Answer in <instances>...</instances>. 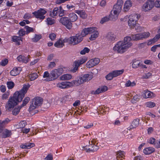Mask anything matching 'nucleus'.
<instances>
[{
	"mask_svg": "<svg viewBox=\"0 0 160 160\" xmlns=\"http://www.w3.org/2000/svg\"><path fill=\"white\" fill-rule=\"evenodd\" d=\"M87 61V59L85 58H81L75 61L74 62L73 66L74 68L73 69L74 72H76L78 70V68L80 65L84 63Z\"/></svg>",
	"mask_w": 160,
	"mask_h": 160,
	"instance_id": "f8f14e48",
	"label": "nucleus"
},
{
	"mask_svg": "<svg viewBox=\"0 0 160 160\" xmlns=\"http://www.w3.org/2000/svg\"><path fill=\"white\" fill-rule=\"evenodd\" d=\"M140 17V15L139 14H132L130 16L128 22H129L130 24L131 23V22H133V24H134V23H135V22H137L138 21Z\"/></svg>",
	"mask_w": 160,
	"mask_h": 160,
	"instance_id": "a211bd4d",
	"label": "nucleus"
},
{
	"mask_svg": "<svg viewBox=\"0 0 160 160\" xmlns=\"http://www.w3.org/2000/svg\"><path fill=\"white\" fill-rule=\"evenodd\" d=\"M154 146L157 148H160V139L155 141Z\"/></svg>",
	"mask_w": 160,
	"mask_h": 160,
	"instance_id": "052dcab7",
	"label": "nucleus"
},
{
	"mask_svg": "<svg viewBox=\"0 0 160 160\" xmlns=\"http://www.w3.org/2000/svg\"><path fill=\"white\" fill-rule=\"evenodd\" d=\"M30 58V56L29 55H28L26 57L23 55H20L17 57V59L18 61L20 62L27 63L29 61Z\"/></svg>",
	"mask_w": 160,
	"mask_h": 160,
	"instance_id": "6ab92c4d",
	"label": "nucleus"
},
{
	"mask_svg": "<svg viewBox=\"0 0 160 160\" xmlns=\"http://www.w3.org/2000/svg\"><path fill=\"white\" fill-rule=\"evenodd\" d=\"M58 8H55L52 12H50V15L52 17H54V16H56L57 14H58Z\"/></svg>",
	"mask_w": 160,
	"mask_h": 160,
	"instance_id": "e433bc0d",
	"label": "nucleus"
},
{
	"mask_svg": "<svg viewBox=\"0 0 160 160\" xmlns=\"http://www.w3.org/2000/svg\"><path fill=\"white\" fill-rule=\"evenodd\" d=\"M95 27L85 28L82 30L81 33L79 34V35L81 37L83 38V37L85 36L88 34L92 33L93 32L95 31Z\"/></svg>",
	"mask_w": 160,
	"mask_h": 160,
	"instance_id": "ddd939ff",
	"label": "nucleus"
},
{
	"mask_svg": "<svg viewBox=\"0 0 160 160\" xmlns=\"http://www.w3.org/2000/svg\"><path fill=\"white\" fill-rule=\"evenodd\" d=\"M122 7L117 5H115L113 8V13H119L122 10Z\"/></svg>",
	"mask_w": 160,
	"mask_h": 160,
	"instance_id": "2f4dec72",
	"label": "nucleus"
},
{
	"mask_svg": "<svg viewBox=\"0 0 160 160\" xmlns=\"http://www.w3.org/2000/svg\"><path fill=\"white\" fill-rule=\"evenodd\" d=\"M71 75L69 74L63 75L61 77V79L63 80H69L72 78Z\"/></svg>",
	"mask_w": 160,
	"mask_h": 160,
	"instance_id": "ea45409f",
	"label": "nucleus"
},
{
	"mask_svg": "<svg viewBox=\"0 0 160 160\" xmlns=\"http://www.w3.org/2000/svg\"><path fill=\"white\" fill-rule=\"evenodd\" d=\"M132 40L131 37L127 36L124 38L123 41L118 42L113 48L114 51L119 53H123L126 50L130 47L132 43L131 41Z\"/></svg>",
	"mask_w": 160,
	"mask_h": 160,
	"instance_id": "f03ea898",
	"label": "nucleus"
},
{
	"mask_svg": "<svg viewBox=\"0 0 160 160\" xmlns=\"http://www.w3.org/2000/svg\"><path fill=\"white\" fill-rule=\"evenodd\" d=\"M24 28L26 30V34H27L30 32H33L34 31L33 28L29 27L28 26H25Z\"/></svg>",
	"mask_w": 160,
	"mask_h": 160,
	"instance_id": "79ce46f5",
	"label": "nucleus"
},
{
	"mask_svg": "<svg viewBox=\"0 0 160 160\" xmlns=\"http://www.w3.org/2000/svg\"><path fill=\"white\" fill-rule=\"evenodd\" d=\"M10 121L8 118H7L2 121H0V128H4L5 125L8 123Z\"/></svg>",
	"mask_w": 160,
	"mask_h": 160,
	"instance_id": "72a5a7b5",
	"label": "nucleus"
},
{
	"mask_svg": "<svg viewBox=\"0 0 160 160\" xmlns=\"http://www.w3.org/2000/svg\"><path fill=\"white\" fill-rule=\"evenodd\" d=\"M46 13V11L44 9H41L38 10L37 12H33V14L37 18H39L41 20L43 19L45 16H44Z\"/></svg>",
	"mask_w": 160,
	"mask_h": 160,
	"instance_id": "4468645a",
	"label": "nucleus"
},
{
	"mask_svg": "<svg viewBox=\"0 0 160 160\" xmlns=\"http://www.w3.org/2000/svg\"><path fill=\"white\" fill-rule=\"evenodd\" d=\"M159 38V37L157 34L152 39L150 40V41L151 42V43L157 41Z\"/></svg>",
	"mask_w": 160,
	"mask_h": 160,
	"instance_id": "13d9d810",
	"label": "nucleus"
},
{
	"mask_svg": "<svg viewBox=\"0 0 160 160\" xmlns=\"http://www.w3.org/2000/svg\"><path fill=\"white\" fill-rule=\"evenodd\" d=\"M52 155L51 154H49L44 158V160H52Z\"/></svg>",
	"mask_w": 160,
	"mask_h": 160,
	"instance_id": "e2e57ef3",
	"label": "nucleus"
},
{
	"mask_svg": "<svg viewBox=\"0 0 160 160\" xmlns=\"http://www.w3.org/2000/svg\"><path fill=\"white\" fill-rule=\"evenodd\" d=\"M123 2L122 0H118L117 3L115 4L122 7Z\"/></svg>",
	"mask_w": 160,
	"mask_h": 160,
	"instance_id": "774afa93",
	"label": "nucleus"
},
{
	"mask_svg": "<svg viewBox=\"0 0 160 160\" xmlns=\"http://www.w3.org/2000/svg\"><path fill=\"white\" fill-rule=\"evenodd\" d=\"M59 22L68 29H70L72 27V23L68 17L64 16L61 18Z\"/></svg>",
	"mask_w": 160,
	"mask_h": 160,
	"instance_id": "6e6552de",
	"label": "nucleus"
},
{
	"mask_svg": "<svg viewBox=\"0 0 160 160\" xmlns=\"http://www.w3.org/2000/svg\"><path fill=\"white\" fill-rule=\"evenodd\" d=\"M106 41L109 43H113L117 41V36L113 32H109L105 37Z\"/></svg>",
	"mask_w": 160,
	"mask_h": 160,
	"instance_id": "9d476101",
	"label": "nucleus"
},
{
	"mask_svg": "<svg viewBox=\"0 0 160 160\" xmlns=\"http://www.w3.org/2000/svg\"><path fill=\"white\" fill-rule=\"evenodd\" d=\"M136 84L135 82H131L130 80H128L125 84V86L126 87H133Z\"/></svg>",
	"mask_w": 160,
	"mask_h": 160,
	"instance_id": "a18cd8bd",
	"label": "nucleus"
},
{
	"mask_svg": "<svg viewBox=\"0 0 160 160\" xmlns=\"http://www.w3.org/2000/svg\"><path fill=\"white\" fill-rule=\"evenodd\" d=\"M150 35V33L148 32H144L142 33H138L136 34H132L131 37L132 40L134 41H137L143 38H148Z\"/></svg>",
	"mask_w": 160,
	"mask_h": 160,
	"instance_id": "1a4fd4ad",
	"label": "nucleus"
},
{
	"mask_svg": "<svg viewBox=\"0 0 160 160\" xmlns=\"http://www.w3.org/2000/svg\"><path fill=\"white\" fill-rule=\"evenodd\" d=\"M49 38L52 41L54 40L56 38V35L55 33H52L49 34Z\"/></svg>",
	"mask_w": 160,
	"mask_h": 160,
	"instance_id": "680f3d73",
	"label": "nucleus"
},
{
	"mask_svg": "<svg viewBox=\"0 0 160 160\" xmlns=\"http://www.w3.org/2000/svg\"><path fill=\"white\" fill-rule=\"evenodd\" d=\"M27 124L26 122L25 121H22L19 123L20 128H24Z\"/></svg>",
	"mask_w": 160,
	"mask_h": 160,
	"instance_id": "4d7b16f0",
	"label": "nucleus"
},
{
	"mask_svg": "<svg viewBox=\"0 0 160 160\" xmlns=\"http://www.w3.org/2000/svg\"><path fill=\"white\" fill-rule=\"evenodd\" d=\"M69 19L71 21V22H74L78 19V16L76 14L74 13H71L68 15Z\"/></svg>",
	"mask_w": 160,
	"mask_h": 160,
	"instance_id": "393cba45",
	"label": "nucleus"
},
{
	"mask_svg": "<svg viewBox=\"0 0 160 160\" xmlns=\"http://www.w3.org/2000/svg\"><path fill=\"white\" fill-rule=\"evenodd\" d=\"M18 33L20 37H22L26 33V32L25 31L24 29H21L19 31Z\"/></svg>",
	"mask_w": 160,
	"mask_h": 160,
	"instance_id": "864d4df0",
	"label": "nucleus"
},
{
	"mask_svg": "<svg viewBox=\"0 0 160 160\" xmlns=\"http://www.w3.org/2000/svg\"><path fill=\"white\" fill-rule=\"evenodd\" d=\"M100 62V60L98 58L91 59L87 63V67L88 68L93 67L98 64Z\"/></svg>",
	"mask_w": 160,
	"mask_h": 160,
	"instance_id": "2eb2a0df",
	"label": "nucleus"
},
{
	"mask_svg": "<svg viewBox=\"0 0 160 160\" xmlns=\"http://www.w3.org/2000/svg\"><path fill=\"white\" fill-rule=\"evenodd\" d=\"M154 6L156 8L160 7V0H156L154 2Z\"/></svg>",
	"mask_w": 160,
	"mask_h": 160,
	"instance_id": "338daca9",
	"label": "nucleus"
},
{
	"mask_svg": "<svg viewBox=\"0 0 160 160\" xmlns=\"http://www.w3.org/2000/svg\"><path fill=\"white\" fill-rule=\"evenodd\" d=\"M155 151L154 148L152 147L145 148L143 150V152L145 155H149L154 152Z\"/></svg>",
	"mask_w": 160,
	"mask_h": 160,
	"instance_id": "4be33fe9",
	"label": "nucleus"
},
{
	"mask_svg": "<svg viewBox=\"0 0 160 160\" xmlns=\"http://www.w3.org/2000/svg\"><path fill=\"white\" fill-rule=\"evenodd\" d=\"M66 42H64V39L62 41L61 39H60L54 43V45L56 47L61 48L64 45V43Z\"/></svg>",
	"mask_w": 160,
	"mask_h": 160,
	"instance_id": "b1692460",
	"label": "nucleus"
},
{
	"mask_svg": "<svg viewBox=\"0 0 160 160\" xmlns=\"http://www.w3.org/2000/svg\"><path fill=\"white\" fill-rule=\"evenodd\" d=\"M8 60L7 58H5L2 60L0 62V65L3 66H6L8 62Z\"/></svg>",
	"mask_w": 160,
	"mask_h": 160,
	"instance_id": "09e8293b",
	"label": "nucleus"
},
{
	"mask_svg": "<svg viewBox=\"0 0 160 160\" xmlns=\"http://www.w3.org/2000/svg\"><path fill=\"white\" fill-rule=\"evenodd\" d=\"M0 133H2L1 136L2 138H6L10 137L12 134L11 131L4 128H0Z\"/></svg>",
	"mask_w": 160,
	"mask_h": 160,
	"instance_id": "f3484780",
	"label": "nucleus"
},
{
	"mask_svg": "<svg viewBox=\"0 0 160 160\" xmlns=\"http://www.w3.org/2000/svg\"><path fill=\"white\" fill-rule=\"evenodd\" d=\"M140 99V96L136 95L133 97V98L131 100V102L133 103H135L139 101Z\"/></svg>",
	"mask_w": 160,
	"mask_h": 160,
	"instance_id": "a19ab883",
	"label": "nucleus"
},
{
	"mask_svg": "<svg viewBox=\"0 0 160 160\" xmlns=\"http://www.w3.org/2000/svg\"><path fill=\"white\" fill-rule=\"evenodd\" d=\"M41 38V36L39 35L35 34V37L32 39L33 42H36L39 41Z\"/></svg>",
	"mask_w": 160,
	"mask_h": 160,
	"instance_id": "de8ad7c7",
	"label": "nucleus"
},
{
	"mask_svg": "<svg viewBox=\"0 0 160 160\" xmlns=\"http://www.w3.org/2000/svg\"><path fill=\"white\" fill-rule=\"evenodd\" d=\"M92 78V76L88 74H86L83 75L82 77H79L78 78L77 80H73L72 82L74 85L78 86L84 82L91 80Z\"/></svg>",
	"mask_w": 160,
	"mask_h": 160,
	"instance_id": "39448f33",
	"label": "nucleus"
},
{
	"mask_svg": "<svg viewBox=\"0 0 160 160\" xmlns=\"http://www.w3.org/2000/svg\"><path fill=\"white\" fill-rule=\"evenodd\" d=\"M124 71V70L122 69L121 70H114L112 72L113 74V77H115L122 74L123 73Z\"/></svg>",
	"mask_w": 160,
	"mask_h": 160,
	"instance_id": "7c9ffc66",
	"label": "nucleus"
},
{
	"mask_svg": "<svg viewBox=\"0 0 160 160\" xmlns=\"http://www.w3.org/2000/svg\"><path fill=\"white\" fill-rule=\"evenodd\" d=\"M108 89L107 87L103 86L98 88L96 91H92L91 93L93 94H98L100 93L106 91Z\"/></svg>",
	"mask_w": 160,
	"mask_h": 160,
	"instance_id": "aec40b11",
	"label": "nucleus"
},
{
	"mask_svg": "<svg viewBox=\"0 0 160 160\" xmlns=\"http://www.w3.org/2000/svg\"><path fill=\"white\" fill-rule=\"evenodd\" d=\"M30 100V98L29 97H26L24 98V100L22 101V104L20 106L21 108H22L24 106H26V104Z\"/></svg>",
	"mask_w": 160,
	"mask_h": 160,
	"instance_id": "c9c22d12",
	"label": "nucleus"
},
{
	"mask_svg": "<svg viewBox=\"0 0 160 160\" xmlns=\"http://www.w3.org/2000/svg\"><path fill=\"white\" fill-rule=\"evenodd\" d=\"M34 146L35 144L34 143L27 142L21 145L20 146V147L22 148L29 149L34 147Z\"/></svg>",
	"mask_w": 160,
	"mask_h": 160,
	"instance_id": "5701e85b",
	"label": "nucleus"
},
{
	"mask_svg": "<svg viewBox=\"0 0 160 160\" xmlns=\"http://www.w3.org/2000/svg\"><path fill=\"white\" fill-rule=\"evenodd\" d=\"M58 14L59 17H62L65 15V11L63 9L58 11Z\"/></svg>",
	"mask_w": 160,
	"mask_h": 160,
	"instance_id": "6e6d98bb",
	"label": "nucleus"
},
{
	"mask_svg": "<svg viewBox=\"0 0 160 160\" xmlns=\"http://www.w3.org/2000/svg\"><path fill=\"white\" fill-rule=\"evenodd\" d=\"M43 77V78H48L50 77V74H49L48 72L46 71L44 72Z\"/></svg>",
	"mask_w": 160,
	"mask_h": 160,
	"instance_id": "69168bd1",
	"label": "nucleus"
},
{
	"mask_svg": "<svg viewBox=\"0 0 160 160\" xmlns=\"http://www.w3.org/2000/svg\"><path fill=\"white\" fill-rule=\"evenodd\" d=\"M74 85L73 82H62L56 84V86L61 89L67 88Z\"/></svg>",
	"mask_w": 160,
	"mask_h": 160,
	"instance_id": "9b49d317",
	"label": "nucleus"
},
{
	"mask_svg": "<svg viewBox=\"0 0 160 160\" xmlns=\"http://www.w3.org/2000/svg\"><path fill=\"white\" fill-rule=\"evenodd\" d=\"M90 50L88 48L85 47L80 52V53L81 54L84 55L86 53L88 52Z\"/></svg>",
	"mask_w": 160,
	"mask_h": 160,
	"instance_id": "603ef678",
	"label": "nucleus"
},
{
	"mask_svg": "<svg viewBox=\"0 0 160 160\" xmlns=\"http://www.w3.org/2000/svg\"><path fill=\"white\" fill-rule=\"evenodd\" d=\"M20 68H14L10 72V74L11 75L15 76L18 74L20 72V70H18Z\"/></svg>",
	"mask_w": 160,
	"mask_h": 160,
	"instance_id": "bb28decb",
	"label": "nucleus"
},
{
	"mask_svg": "<svg viewBox=\"0 0 160 160\" xmlns=\"http://www.w3.org/2000/svg\"><path fill=\"white\" fill-rule=\"evenodd\" d=\"M56 63L54 62H51L48 66V68H52L54 67H55L56 66Z\"/></svg>",
	"mask_w": 160,
	"mask_h": 160,
	"instance_id": "bf43d9fd",
	"label": "nucleus"
},
{
	"mask_svg": "<svg viewBox=\"0 0 160 160\" xmlns=\"http://www.w3.org/2000/svg\"><path fill=\"white\" fill-rule=\"evenodd\" d=\"M47 21L48 24L50 25L53 24L55 23V21L54 19L49 18H47Z\"/></svg>",
	"mask_w": 160,
	"mask_h": 160,
	"instance_id": "3c124183",
	"label": "nucleus"
},
{
	"mask_svg": "<svg viewBox=\"0 0 160 160\" xmlns=\"http://www.w3.org/2000/svg\"><path fill=\"white\" fill-rule=\"evenodd\" d=\"M7 85L8 89H10L13 88L15 84L12 81H9L7 82Z\"/></svg>",
	"mask_w": 160,
	"mask_h": 160,
	"instance_id": "37998d69",
	"label": "nucleus"
},
{
	"mask_svg": "<svg viewBox=\"0 0 160 160\" xmlns=\"http://www.w3.org/2000/svg\"><path fill=\"white\" fill-rule=\"evenodd\" d=\"M22 38L20 37H17L16 36H14L12 38V39L13 42H17L18 43V44H20V43L19 42L20 41L22 40Z\"/></svg>",
	"mask_w": 160,
	"mask_h": 160,
	"instance_id": "c03bdc74",
	"label": "nucleus"
},
{
	"mask_svg": "<svg viewBox=\"0 0 160 160\" xmlns=\"http://www.w3.org/2000/svg\"><path fill=\"white\" fill-rule=\"evenodd\" d=\"M63 72V70L62 68L55 69L50 72V77L48 78L45 79L46 81H52L57 79L59 76L61 75Z\"/></svg>",
	"mask_w": 160,
	"mask_h": 160,
	"instance_id": "7ed1b4c3",
	"label": "nucleus"
},
{
	"mask_svg": "<svg viewBox=\"0 0 160 160\" xmlns=\"http://www.w3.org/2000/svg\"><path fill=\"white\" fill-rule=\"evenodd\" d=\"M155 0H148L142 5V10L145 12L149 11L154 6Z\"/></svg>",
	"mask_w": 160,
	"mask_h": 160,
	"instance_id": "423d86ee",
	"label": "nucleus"
},
{
	"mask_svg": "<svg viewBox=\"0 0 160 160\" xmlns=\"http://www.w3.org/2000/svg\"><path fill=\"white\" fill-rule=\"evenodd\" d=\"M42 101V99L40 97H38L34 98L32 99V103L29 107V110L32 111L35 109L37 106H40Z\"/></svg>",
	"mask_w": 160,
	"mask_h": 160,
	"instance_id": "0eeeda50",
	"label": "nucleus"
},
{
	"mask_svg": "<svg viewBox=\"0 0 160 160\" xmlns=\"http://www.w3.org/2000/svg\"><path fill=\"white\" fill-rule=\"evenodd\" d=\"M139 121L140 119L138 118L134 119L130 126V129H133L136 128L139 124Z\"/></svg>",
	"mask_w": 160,
	"mask_h": 160,
	"instance_id": "a878e982",
	"label": "nucleus"
},
{
	"mask_svg": "<svg viewBox=\"0 0 160 160\" xmlns=\"http://www.w3.org/2000/svg\"><path fill=\"white\" fill-rule=\"evenodd\" d=\"M156 140L153 138H150L149 140L148 141V142L151 144H153L154 145V143L155 142Z\"/></svg>",
	"mask_w": 160,
	"mask_h": 160,
	"instance_id": "0e129e2a",
	"label": "nucleus"
},
{
	"mask_svg": "<svg viewBox=\"0 0 160 160\" xmlns=\"http://www.w3.org/2000/svg\"><path fill=\"white\" fill-rule=\"evenodd\" d=\"M143 93L144 95L143 97L145 98H152L156 96L155 94L148 90H144Z\"/></svg>",
	"mask_w": 160,
	"mask_h": 160,
	"instance_id": "412c9836",
	"label": "nucleus"
},
{
	"mask_svg": "<svg viewBox=\"0 0 160 160\" xmlns=\"http://www.w3.org/2000/svg\"><path fill=\"white\" fill-rule=\"evenodd\" d=\"M118 14L117 13H113V11H111L110 14L109 16L110 20L112 21L116 20L118 18Z\"/></svg>",
	"mask_w": 160,
	"mask_h": 160,
	"instance_id": "c85d7f7f",
	"label": "nucleus"
},
{
	"mask_svg": "<svg viewBox=\"0 0 160 160\" xmlns=\"http://www.w3.org/2000/svg\"><path fill=\"white\" fill-rule=\"evenodd\" d=\"M38 75L36 73H33L29 75V77L31 81L35 80L38 78Z\"/></svg>",
	"mask_w": 160,
	"mask_h": 160,
	"instance_id": "4c0bfd02",
	"label": "nucleus"
},
{
	"mask_svg": "<svg viewBox=\"0 0 160 160\" xmlns=\"http://www.w3.org/2000/svg\"><path fill=\"white\" fill-rule=\"evenodd\" d=\"M99 148L98 147L94 144H91L89 146L83 147L82 150L87 152H93L96 151Z\"/></svg>",
	"mask_w": 160,
	"mask_h": 160,
	"instance_id": "dca6fc26",
	"label": "nucleus"
},
{
	"mask_svg": "<svg viewBox=\"0 0 160 160\" xmlns=\"http://www.w3.org/2000/svg\"><path fill=\"white\" fill-rule=\"evenodd\" d=\"M83 39V38L81 37L79 34H77L75 36L71 37L68 38H65L64 42H67L71 44L75 45L81 42Z\"/></svg>",
	"mask_w": 160,
	"mask_h": 160,
	"instance_id": "20e7f679",
	"label": "nucleus"
},
{
	"mask_svg": "<svg viewBox=\"0 0 160 160\" xmlns=\"http://www.w3.org/2000/svg\"><path fill=\"white\" fill-rule=\"evenodd\" d=\"M96 29H95V31L92 32L93 33L91 35V37L89 38V39L90 40H93L98 37L99 33L98 31L96 30Z\"/></svg>",
	"mask_w": 160,
	"mask_h": 160,
	"instance_id": "473e14b6",
	"label": "nucleus"
},
{
	"mask_svg": "<svg viewBox=\"0 0 160 160\" xmlns=\"http://www.w3.org/2000/svg\"><path fill=\"white\" fill-rule=\"evenodd\" d=\"M30 86L29 84L27 85L25 84L20 90L16 92L13 96L9 98L6 104V108L8 110L11 111L12 108H13L21 102Z\"/></svg>",
	"mask_w": 160,
	"mask_h": 160,
	"instance_id": "f257e3e1",
	"label": "nucleus"
},
{
	"mask_svg": "<svg viewBox=\"0 0 160 160\" xmlns=\"http://www.w3.org/2000/svg\"><path fill=\"white\" fill-rule=\"evenodd\" d=\"M112 72L109 73L106 76V78L108 80H111L114 78Z\"/></svg>",
	"mask_w": 160,
	"mask_h": 160,
	"instance_id": "5fc2aeb1",
	"label": "nucleus"
},
{
	"mask_svg": "<svg viewBox=\"0 0 160 160\" xmlns=\"http://www.w3.org/2000/svg\"><path fill=\"white\" fill-rule=\"evenodd\" d=\"M132 6V2L130 0H128L126 1L124 4V11H127Z\"/></svg>",
	"mask_w": 160,
	"mask_h": 160,
	"instance_id": "cd10ccee",
	"label": "nucleus"
},
{
	"mask_svg": "<svg viewBox=\"0 0 160 160\" xmlns=\"http://www.w3.org/2000/svg\"><path fill=\"white\" fill-rule=\"evenodd\" d=\"M146 105L148 107L152 108L155 106V103L153 102H148L146 103Z\"/></svg>",
	"mask_w": 160,
	"mask_h": 160,
	"instance_id": "49530a36",
	"label": "nucleus"
},
{
	"mask_svg": "<svg viewBox=\"0 0 160 160\" xmlns=\"http://www.w3.org/2000/svg\"><path fill=\"white\" fill-rule=\"evenodd\" d=\"M140 61L139 60H135L133 61L132 64V68H138L139 66H141Z\"/></svg>",
	"mask_w": 160,
	"mask_h": 160,
	"instance_id": "f704fd0d",
	"label": "nucleus"
},
{
	"mask_svg": "<svg viewBox=\"0 0 160 160\" xmlns=\"http://www.w3.org/2000/svg\"><path fill=\"white\" fill-rule=\"evenodd\" d=\"M110 20V19L109 16L105 17L102 19L100 21V23L102 24H103L105 22L109 21Z\"/></svg>",
	"mask_w": 160,
	"mask_h": 160,
	"instance_id": "8fccbe9b",
	"label": "nucleus"
},
{
	"mask_svg": "<svg viewBox=\"0 0 160 160\" xmlns=\"http://www.w3.org/2000/svg\"><path fill=\"white\" fill-rule=\"evenodd\" d=\"M124 152L123 151L120 150L118 151L117 153V159H118V158H121V160H122V158L124 156Z\"/></svg>",
	"mask_w": 160,
	"mask_h": 160,
	"instance_id": "58836bf2",
	"label": "nucleus"
},
{
	"mask_svg": "<svg viewBox=\"0 0 160 160\" xmlns=\"http://www.w3.org/2000/svg\"><path fill=\"white\" fill-rule=\"evenodd\" d=\"M22 108H21L20 106H19L17 107L14 108H12V114L14 116L17 115L19 112L20 110Z\"/></svg>",
	"mask_w": 160,
	"mask_h": 160,
	"instance_id": "c756f323",
	"label": "nucleus"
}]
</instances>
